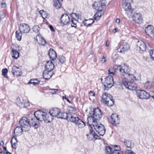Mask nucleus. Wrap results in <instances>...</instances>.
<instances>
[{
  "label": "nucleus",
  "instance_id": "1",
  "mask_svg": "<svg viewBox=\"0 0 154 154\" xmlns=\"http://www.w3.org/2000/svg\"><path fill=\"white\" fill-rule=\"evenodd\" d=\"M90 116L87 118L88 125L98 122L102 116L101 111L98 108L94 109L92 111L90 112Z\"/></svg>",
  "mask_w": 154,
  "mask_h": 154
},
{
  "label": "nucleus",
  "instance_id": "2",
  "mask_svg": "<svg viewBox=\"0 0 154 154\" xmlns=\"http://www.w3.org/2000/svg\"><path fill=\"white\" fill-rule=\"evenodd\" d=\"M115 69L119 70L120 72L121 75L123 77V78H134V75L130 73V69L129 67L125 65L123 66L121 65L117 66L116 65L114 66Z\"/></svg>",
  "mask_w": 154,
  "mask_h": 154
},
{
  "label": "nucleus",
  "instance_id": "3",
  "mask_svg": "<svg viewBox=\"0 0 154 154\" xmlns=\"http://www.w3.org/2000/svg\"><path fill=\"white\" fill-rule=\"evenodd\" d=\"M35 117L38 120L44 121L47 123H50L52 121V117L50 114L43 111L38 110L34 113Z\"/></svg>",
  "mask_w": 154,
  "mask_h": 154
},
{
  "label": "nucleus",
  "instance_id": "4",
  "mask_svg": "<svg viewBox=\"0 0 154 154\" xmlns=\"http://www.w3.org/2000/svg\"><path fill=\"white\" fill-rule=\"evenodd\" d=\"M136 78L134 76V78H123L122 82L127 88L131 90H135L137 88V85L134 82Z\"/></svg>",
  "mask_w": 154,
  "mask_h": 154
},
{
  "label": "nucleus",
  "instance_id": "5",
  "mask_svg": "<svg viewBox=\"0 0 154 154\" xmlns=\"http://www.w3.org/2000/svg\"><path fill=\"white\" fill-rule=\"evenodd\" d=\"M50 114L52 117V120L53 119V117H56L58 118L65 119L67 116L66 112H61L59 108H53L48 113Z\"/></svg>",
  "mask_w": 154,
  "mask_h": 154
},
{
  "label": "nucleus",
  "instance_id": "6",
  "mask_svg": "<svg viewBox=\"0 0 154 154\" xmlns=\"http://www.w3.org/2000/svg\"><path fill=\"white\" fill-rule=\"evenodd\" d=\"M101 101L107 106H111L114 104V100L111 95L106 93L103 94L101 97Z\"/></svg>",
  "mask_w": 154,
  "mask_h": 154
},
{
  "label": "nucleus",
  "instance_id": "7",
  "mask_svg": "<svg viewBox=\"0 0 154 154\" xmlns=\"http://www.w3.org/2000/svg\"><path fill=\"white\" fill-rule=\"evenodd\" d=\"M91 128H94L100 136H103L105 133L106 129L104 126L98 122L93 123L91 125H89Z\"/></svg>",
  "mask_w": 154,
  "mask_h": 154
},
{
  "label": "nucleus",
  "instance_id": "8",
  "mask_svg": "<svg viewBox=\"0 0 154 154\" xmlns=\"http://www.w3.org/2000/svg\"><path fill=\"white\" fill-rule=\"evenodd\" d=\"M21 127L23 128L25 131H29L30 129L29 120L26 117H23L19 121Z\"/></svg>",
  "mask_w": 154,
  "mask_h": 154
},
{
  "label": "nucleus",
  "instance_id": "9",
  "mask_svg": "<svg viewBox=\"0 0 154 154\" xmlns=\"http://www.w3.org/2000/svg\"><path fill=\"white\" fill-rule=\"evenodd\" d=\"M113 79L112 76H108L105 79L103 83L104 90H108L113 86Z\"/></svg>",
  "mask_w": 154,
  "mask_h": 154
},
{
  "label": "nucleus",
  "instance_id": "10",
  "mask_svg": "<svg viewBox=\"0 0 154 154\" xmlns=\"http://www.w3.org/2000/svg\"><path fill=\"white\" fill-rule=\"evenodd\" d=\"M17 105L20 108L28 107L30 105L29 102L26 100H21L20 98H17L15 100Z\"/></svg>",
  "mask_w": 154,
  "mask_h": 154
},
{
  "label": "nucleus",
  "instance_id": "11",
  "mask_svg": "<svg viewBox=\"0 0 154 154\" xmlns=\"http://www.w3.org/2000/svg\"><path fill=\"white\" fill-rule=\"evenodd\" d=\"M130 48V45L128 43L123 42L118 47L117 50L118 52L122 53L127 51Z\"/></svg>",
  "mask_w": 154,
  "mask_h": 154
},
{
  "label": "nucleus",
  "instance_id": "12",
  "mask_svg": "<svg viewBox=\"0 0 154 154\" xmlns=\"http://www.w3.org/2000/svg\"><path fill=\"white\" fill-rule=\"evenodd\" d=\"M136 93L137 97L141 99H147L150 96L149 93L143 90H137Z\"/></svg>",
  "mask_w": 154,
  "mask_h": 154
},
{
  "label": "nucleus",
  "instance_id": "13",
  "mask_svg": "<svg viewBox=\"0 0 154 154\" xmlns=\"http://www.w3.org/2000/svg\"><path fill=\"white\" fill-rule=\"evenodd\" d=\"M71 19L66 14H62L60 18L61 23L63 25H67L70 23Z\"/></svg>",
  "mask_w": 154,
  "mask_h": 154
},
{
  "label": "nucleus",
  "instance_id": "14",
  "mask_svg": "<svg viewBox=\"0 0 154 154\" xmlns=\"http://www.w3.org/2000/svg\"><path fill=\"white\" fill-rule=\"evenodd\" d=\"M145 32L150 37L153 38L154 37V27L152 26H147L145 29Z\"/></svg>",
  "mask_w": 154,
  "mask_h": 154
},
{
  "label": "nucleus",
  "instance_id": "15",
  "mask_svg": "<svg viewBox=\"0 0 154 154\" xmlns=\"http://www.w3.org/2000/svg\"><path fill=\"white\" fill-rule=\"evenodd\" d=\"M20 30L23 33H28L30 30L29 26L26 23H22L19 26Z\"/></svg>",
  "mask_w": 154,
  "mask_h": 154
},
{
  "label": "nucleus",
  "instance_id": "16",
  "mask_svg": "<svg viewBox=\"0 0 154 154\" xmlns=\"http://www.w3.org/2000/svg\"><path fill=\"white\" fill-rule=\"evenodd\" d=\"M137 49L139 51H144L146 50V44L142 41H138L137 43Z\"/></svg>",
  "mask_w": 154,
  "mask_h": 154
},
{
  "label": "nucleus",
  "instance_id": "17",
  "mask_svg": "<svg viewBox=\"0 0 154 154\" xmlns=\"http://www.w3.org/2000/svg\"><path fill=\"white\" fill-rule=\"evenodd\" d=\"M132 18L135 22L138 23H141L143 21L142 15L140 13H135L132 16Z\"/></svg>",
  "mask_w": 154,
  "mask_h": 154
},
{
  "label": "nucleus",
  "instance_id": "18",
  "mask_svg": "<svg viewBox=\"0 0 154 154\" xmlns=\"http://www.w3.org/2000/svg\"><path fill=\"white\" fill-rule=\"evenodd\" d=\"M122 10L127 11L128 13H131L133 9H131V4L128 3L127 2H124L122 4Z\"/></svg>",
  "mask_w": 154,
  "mask_h": 154
},
{
  "label": "nucleus",
  "instance_id": "19",
  "mask_svg": "<svg viewBox=\"0 0 154 154\" xmlns=\"http://www.w3.org/2000/svg\"><path fill=\"white\" fill-rule=\"evenodd\" d=\"M36 118H31V119L29 120V123L30 127L32 126L34 127L35 128H37L39 126V122Z\"/></svg>",
  "mask_w": 154,
  "mask_h": 154
},
{
  "label": "nucleus",
  "instance_id": "20",
  "mask_svg": "<svg viewBox=\"0 0 154 154\" xmlns=\"http://www.w3.org/2000/svg\"><path fill=\"white\" fill-rule=\"evenodd\" d=\"M104 6V4L100 2H95L94 3L93 6L94 8L96 10L99 11H101L103 8Z\"/></svg>",
  "mask_w": 154,
  "mask_h": 154
},
{
  "label": "nucleus",
  "instance_id": "21",
  "mask_svg": "<svg viewBox=\"0 0 154 154\" xmlns=\"http://www.w3.org/2000/svg\"><path fill=\"white\" fill-rule=\"evenodd\" d=\"M11 72L14 76H19L21 74L20 69L19 68L15 66H14L12 68Z\"/></svg>",
  "mask_w": 154,
  "mask_h": 154
},
{
  "label": "nucleus",
  "instance_id": "22",
  "mask_svg": "<svg viewBox=\"0 0 154 154\" xmlns=\"http://www.w3.org/2000/svg\"><path fill=\"white\" fill-rule=\"evenodd\" d=\"M67 116L66 117V118L65 119L67 120L68 119V118H69V120L72 122H73L74 124H76L79 120L80 119L78 117L74 116V115H69V116H68L67 114Z\"/></svg>",
  "mask_w": 154,
  "mask_h": 154
},
{
  "label": "nucleus",
  "instance_id": "23",
  "mask_svg": "<svg viewBox=\"0 0 154 154\" xmlns=\"http://www.w3.org/2000/svg\"><path fill=\"white\" fill-rule=\"evenodd\" d=\"M112 119V123L116 125L119 123V118L118 116L116 114H113L111 116Z\"/></svg>",
  "mask_w": 154,
  "mask_h": 154
},
{
  "label": "nucleus",
  "instance_id": "24",
  "mask_svg": "<svg viewBox=\"0 0 154 154\" xmlns=\"http://www.w3.org/2000/svg\"><path fill=\"white\" fill-rule=\"evenodd\" d=\"M54 67V64L51 61H48L46 63L45 65V70L51 71Z\"/></svg>",
  "mask_w": 154,
  "mask_h": 154
},
{
  "label": "nucleus",
  "instance_id": "25",
  "mask_svg": "<svg viewBox=\"0 0 154 154\" xmlns=\"http://www.w3.org/2000/svg\"><path fill=\"white\" fill-rule=\"evenodd\" d=\"M24 131L23 128L21 127H17L14 130V134L15 136H20L23 133V131Z\"/></svg>",
  "mask_w": 154,
  "mask_h": 154
},
{
  "label": "nucleus",
  "instance_id": "26",
  "mask_svg": "<svg viewBox=\"0 0 154 154\" xmlns=\"http://www.w3.org/2000/svg\"><path fill=\"white\" fill-rule=\"evenodd\" d=\"M53 74L52 72L45 70L43 73V77L45 79H48L51 77Z\"/></svg>",
  "mask_w": 154,
  "mask_h": 154
},
{
  "label": "nucleus",
  "instance_id": "27",
  "mask_svg": "<svg viewBox=\"0 0 154 154\" xmlns=\"http://www.w3.org/2000/svg\"><path fill=\"white\" fill-rule=\"evenodd\" d=\"M49 55L51 59L54 60L57 57V54L55 51L53 49H50L49 52Z\"/></svg>",
  "mask_w": 154,
  "mask_h": 154
},
{
  "label": "nucleus",
  "instance_id": "28",
  "mask_svg": "<svg viewBox=\"0 0 154 154\" xmlns=\"http://www.w3.org/2000/svg\"><path fill=\"white\" fill-rule=\"evenodd\" d=\"M105 153L106 154H118L112 150V148L109 146H106L105 148Z\"/></svg>",
  "mask_w": 154,
  "mask_h": 154
},
{
  "label": "nucleus",
  "instance_id": "29",
  "mask_svg": "<svg viewBox=\"0 0 154 154\" xmlns=\"http://www.w3.org/2000/svg\"><path fill=\"white\" fill-rule=\"evenodd\" d=\"M14 136L12 137L11 143L13 148H16L17 145V140L15 136Z\"/></svg>",
  "mask_w": 154,
  "mask_h": 154
},
{
  "label": "nucleus",
  "instance_id": "30",
  "mask_svg": "<svg viewBox=\"0 0 154 154\" xmlns=\"http://www.w3.org/2000/svg\"><path fill=\"white\" fill-rule=\"evenodd\" d=\"M12 57L17 59L19 57V53L16 50L13 49L12 50Z\"/></svg>",
  "mask_w": 154,
  "mask_h": 154
},
{
  "label": "nucleus",
  "instance_id": "31",
  "mask_svg": "<svg viewBox=\"0 0 154 154\" xmlns=\"http://www.w3.org/2000/svg\"><path fill=\"white\" fill-rule=\"evenodd\" d=\"M39 13L41 15L43 19H48L49 18V15L48 14L43 10L39 11Z\"/></svg>",
  "mask_w": 154,
  "mask_h": 154
},
{
  "label": "nucleus",
  "instance_id": "32",
  "mask_svg": "<svg viewBox=\"0 0 154 154\" xmlns=\"http://www.w3.org/2000/svg\"><path fill=\"white\" fill-rule=\"evenodd\" d=\"M94 21L92 19L86 20L83 22L84 25L87 26H90L94 22Z\"/></svg>",
  "mask_w": 154,
  "mask_h": 154
},
{
  "label": "nucleus",
  "instance_id": "33",
  "mask_svg": "<svg viewBox=\"0 0 154 154\" xmlns=\"http://www.w3.org/2000/svg\"><path fill=\"white\" fill-rule=\"evenodd\" d=\"M76 125L79 128H83L86 125L85 123L80 119L79 120Z\"/></svg>",
  "mask_w": 154,
  "mask_h": 154
},
{
  "label": "nucleus",
  "instance_id": "34",
  "mask_svg": "<svg viewBox=\"0 0 154 154\" xmlns=\"http://www.w3.org/2000/svg\"><path fill=\"white\" fill-rule=\"evenodd\" d=\"M53 6L57 9L60 8L61 5L58 0H53Z\"/></svg>",
  "mask_w": 154,
  "mask_h": 154
},
{
  "label": "nucleus",
  "instance_id": "35",
  "mask_svg": "<svg viewBox=\"0 0 154 154\" xmlns=\"http://www.w3.org/2000/svg\"><path fill=\"white\" fill-rule=\"evenodd\" d=\"M153 84L154 83L152 82H149L147 81L145 83L144 87L145 88L147 89H150L153 86Z\"/></svg>",
  "mask_w": 154,
  "mask_h": 154
},
{
  "label": "nucleus",
  "instance_id": "36",
  "mask_svg": "<svg viewBox=\"0 0 154 154\" xmlns=\"http://www.w3.org/2000/svg\"><path fill=\"white\" fill-rule=\"evenodd\" d=\"M77 23V19H73L71 18L70 23H69L71 24L72 27H74L75 28L77 27L76 23Z\"/></svg>",
  "mask_w": 154,
  "mask_h": 154
},
{
  "label": "nucleus",
  "instance_id": "37",
  "mask_svg": "<svg viewBox=\"0 0 154 154\" xmlns=\"http://www.w3.org/2000/svg\"><path fill=\"white\" fill-rule=\"evenodd\" d=\"M125 145L128 148H131L132 142L131 140H125L123 141Z\"/></svg>",
  "mask_w": 154,
  "mask_h": 154
},
{
  "label": "nucleus",
  "instance_id": "38",
  "mask_svg": "<svg viewBox=\"0 0 154 154\" xmlns=\"http://www.w3.org/2000/svg\"><path fill=\"white\" fill-rule=\"evenodd\" d=\"M68 112L66 113L68 115V116H69V115H73L75 114V110L74 108L73 107L71 106H69L68 107Z\"/></svg>",
  "mask_w": 154,
  "mask_h": 154
},
{
  "label": "nucleus",
  "instance_id": "39",
  "mask_svg": "<svg viewBox=\"0 0 154 154\" xmlns=\"http://www.w3.org/2000/svg\"><path fill=\"white\" fill-rule=\"evenodd\" d=\"M101 14L100 11H98L94 14V18L95 20H98L101 17Z\"/></svg>",
  "mask_w": 154,
  "mask_h": 154
},
{
  "label": "nucleus",
  "instance_id": "40",
  "mask_svg": "<svg viewBox=\"0 0 154 154\" xmlns=\"http://www.w3.org/2000/svg\"><path fill=\"white\" fill-rule=\"evenodd\" d=\"M117 69H115L114 67L113 68H111L108 71V74L109 75V76H112L115 75V73L116 72V70Z\"/></svg>",
  "mask_w": 154,
  "mask_h": 154
},
{
  "label": "nucleus",
  "instance_id": "41",
  "mask_svg": "<svg viewBox=\"0 0 154 154\" xmlns=\"http://www.w3.org/2000/svg\"><path fill=\"white\" fill-rule=\"evenodd\" d=\"M15 33L16 38L18 40L20 41L21 39L22 32H21L20 31L19 32L16 31Z\"/></svg>",
  "mask_w": 154,
  "mask_h": 154
},
{
  "label": "nucleus",
  "instance_id": "42",
  "mask_svg": "<svg viewBox=\"0 0 154 154\" xmlns=\"http://www.w3.org/2000/svg\"><path fill=\"white\" fill-rule=\"evenodd\" d=\"M114 147L115 148L113 150L116 153H118V154H122L121 152H119L121 150V148L120 146L115 145L114 146Z\"/></svg>",
  "mask_w": 154,
  "mask_h": 154
},
{
  "label": "nucleus",
  "instance_id": "43",
  "mask_svg": "<svg viewBox=\"0 0 154 154\" xmlns=\"http://www.w3.org/2000/svg\"><path fill=\"white\" fill-rule=\"evenodd\" d=\"M71 17L72 19L74 20L75 19L78 20L79 18V15L78 14L72 13L70 14Z\"/></svg>",
  "mask_w": 154,
  "mask_h": 154
},
{
  "label": "nucleus",
  "instance_id": "44",
  "mask_svg": "<svg viewBox=\"0 0 154 154\" xmlns=\"http://www.w3.org/2000/svg\"><path fill=\"white\" fill-rule=\"evenodd\" d=\"M40 82L36 79L31 80L29 83L32 84L34 85H36L39 83Z\"/></svg>",
  "mask_w": 154,
  "mask_h": 154
},
{
  "label": "nucleus",
  "instance_id": "45",
  "mask_svg": "<svg viewBox=\"0 0 154 154\" xmlns=\"http://www.w3.org/2000/svg\"><path fill=\"white\" fill-rule=\"evenodd\" d=\"M59 60L60 63L62 64L65 63L66 61V59L65 57L62 55L59 56Z\"/></svg>",
  "mask_w": 154,
  "mask_h": 154
},
{
  "label": "nucleus",
  "instance_id": "46",
  "mask_svg": "<svg viewBox=\"0 0 154 154\" xmlns=\"http://www.w3.org/2000/svg\"><path fill=\"white\" fill-rule=\"evenodd\" d=\"M8 72V69L6 68L3 69L2 70V75H3L5 78H8V76L7 75Z\"/></svg>",
  "mask_w": 154,
  "mask_h": 154
},
{
  "label": "nucleus",
  "instance_id": "47",
  "mask_svg": "<svg viewBox=\"0 0 154 154\" xmlns=\"http://www.w3.org/2000/svg\"><path fill=\"white\" fill-rule=\"evenodd\" d=\"M42 38V37H41V36H40V33H38V35H36V37L34 38V39L36 41V42H35L38 43L39 41H40V40H41Z\"/></svg>",
  "mask_w": 154,
  "mask_h": 154
},
{
  "label": "nucleus",
  "instance_id": "48",
  "mask_svg": "<svg viewBox=\"0 0 154 154\" xmlns=\"http://www.w3.org/2000/svg\"><path fill=\"white\" fill-rule=\"evenodd\" d=\"M32 29L34 32L37 33L39 31V27L38 25H35L33 27Z\"/></svg>",
  "mask_w": 154,
  "mask_h": 154
},
{
  "label": "nucleus",
  "instance_id": "49",
  "mask_svg": "<svg viewBox=\"0 0 154 154\" xmlns=\"http://www.w3.org/2000/svg\"><path fill=\"white\" fill-rule=\"evenodd\" d=\"M58 90L57 89H50L49 90V92L52 94H55L57 93V92H58Z\"/></svg>",
  "mask_w": 154,
  "mask_h": 154
},
{
  "label": "nucleus",
  "instance_id": "50",
  "mask_svg": "<svg viewBox=\"0 0 154 154\" xmlns=\"http://www.w3.org/2000/svg\"><path fill=\"white\" fill-rule=\"evenodd\" d=\"M46 43V41L42 38L40 41H39L38 44H42V45H44Z\"/></svg>",
  "mask_w": 154,
  "mask_h": 154
},
{
  "label": "nucleus",
  "instance_id": "51",
  "mask_svg": "<svg viewBox=\"0 0 154 154\" xmlns=\"http://www.w3.org/2000/svg\"><path fill=\"white\" fill-rule=\"evenodd\" d=\"M0 5H1L2 8H5L6 7V4L5 2H4V0H0Z\"/></svg>",
  "mask_w": 154,
  "mask_h": 154
},
{
  "label": "nucleus",
  "instance_id": "52",
  "mask_svg": "<svg viewBox=\"0 0 154 154\" xmlns=\"http://www.w3.org/2000/svg\"><path fill=\"white\" fill-rule=\"evenodd\" d=\"M149 53L151 58L154 60V49L151 50Z\"/></svg>",
  "mask_w": 154,
  "mask_h": 154
},
{
  "label": "nucleus",
  "instance_id": "53",
  "mask_svg": "<svg viewBox=\"0 0 154 154\" xmlns=\"http://www.w3.org/2000/svg\"><path fill=\"white\" fill-rule=\"evenodd\" d=\"M125 154H135L131 150H127L126 151Z\"/></svg>",
  "mask_w": 154,
  "mask_h": 154
},
{
  "label": "nucleus",
  "instance_id": "54",
  "mask_svg": "<svg viewBox=\"0 0 154 154\" xmlns=\"http://www.w3.org/2000/svg\"><path fill=\"white\" fill-rule=\"evenodd\" d=\"M95 132L92 129H91L90 130V134L91 136L94 137Z\"/></svg>",
  "mask_w": 154,
  "mask_h": 154
},
{
  "label": "nucleus",
  "instance_id": "55",
  "mask_svg": "<svg viewBox=\"0 0 154 154\" xmlns=\"http://www.w3.org/2000/svg\"><path fill=\"white\" fill-rule=\"evenodd\" d=\"M89 94L90 96H95V93L94 91H91L89 92Z\"/></svg>",
  "mask_w": 154,
  "mask_h": 154
},
{
  "label": "nucleus",
  "instance_id": "56",
  "mask_svg": "<svg viewBox=\"0 0 154 154\" xmlns=\"http://www.w3.org/2000/svg\"><path fill=\"white\" fill-rule=\"evenodd\" d=\"M106 61L105 57L103 56V57L101 59V62L102 63H104Z\"/></svg>",
  "mask_w": 154,
  "mask_h": 154
},
{
  "label": "nucleus",
  "instance_id": "57",
  "mask_svg": "<svg viewBox=\"0 0 154 154\" xmlns=\"http://www.w3.org/2000/svg\"><path fill=\"white\" fill-rule=\"evenodd\" d=\"M49 27L50 28V29L52 31H55V30H54V29L53 26H52V25H50L49 26Z\"/></svg>",
  "mask_w": 154,
  "mask_h": 154
},
{
  "label": "nucleus",
  "instance_id": "58",
  "mask_svg": "<svg viewBox=\"0 0 154 154\" xmlns=\"http://www.w3.org/2000/svg\"><path fill=\"white\" fill-rule=\"evenodd\" d=\"M132 0H125V2H127L128 3L131 4L132 2Z\"/></svg>",
  "mask_w": 154,
  "mask_h": 154
},
{
  "label": "nucleus",
  "instance_id": "59",
  "mask_svg": "<svg viewBox=\"0 0 154 154\" xmlns=\"http://www.w3.org/2000/svg\"><path fill=\"white\" fill-rule=\"evenodd\" d=\"M118 30V29L117 28H116L114 29V30L112 31V32L113 33H115Z\"/></svg>",
  "mask_w": 154,
  "mask_h": 154
},
{
  "label": "nucleus",
  "instance_id": "60",
  "mask_svg": "<svg viewBox=\"0 0 154 154\" xmlns=\"http://www.w3.org/2000/svg\"><path fill=\"white\" fill-rule=\"evenodd\" d=\"M120 19H116V23H119L120 22Z\"/></svg>",
  "mask_w": 154,
  "mask_h": 154
},
{
  "label": "nucleus",
  "instance_id": "61",
  "mask_svg": "<svg viewBox=\"0 0 154 154\" xmlns=\"http://www.w3.org/2000/svg\"><path fill=\"white\" fill-rule=\"evenodd\" d=\"M152 95H151V96L154 99V92H153L152 94ZM150 96H151L150 95Z\"/></svg>",
  "mask_w": 154,
  "mask_h": 154
},
{
  "label": "nucleus",
  "instance_id": "62",
  "mask_svg": "<svg viewBox=\"0 0 154 154\" xmlns=\"http://www.w3.org/2000/svg\"><path fill=\"white\" fill-rule=\"evenodd\" d=\"M0 145L3 146L4 145V143L3 141H1L0 142Z\"/></svg>",
  "mask_w": 154,
  "mask_h": 154
},
{
  "label": "nucleus",
  "instance_id": "63",
  "mask_svg": "<svg viewBox=\"0 0 154 154\" xmlns=\"http://www.w3.org/2000/svg\"><path fill=\"white\" fill-rule=\"evenodd\" d=\"M3 149L4 150L6 151L7 150V149L6 147L4 146L3 147Z\"/></svg>",
  "mask_w": 154,
  "mask_h": 154
},
{
  "label": "nucleus",
  "instance_id": "64",
  "mask_svg": "<svg viewBox=\"0 0 154 154\" xmlns=\"http://www.w3.org/2000/svg\"><path fill=\"white\" fill-rule=\"evenodd\" d=\"M6 154H11V153L8 151H6Z\"/></svg>",
  "mask_w": 154,
  "mask_h": 154
}]
</instances>
